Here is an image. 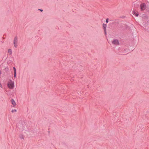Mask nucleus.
<instances>
[{"label":"nucleus","mask_w":149,"mask_h":149,"mask_svg":"<svg viewBox=\"0 0 149 149\" xmlns=\"http://www.w3.org/2000/svg\"><path fill=\"white\" fill-rule=\"evenodd\" d=\"M7 86L10 89L13 88L14 86V82L11 80H10L7 84Z\"/></svg>","instance_id":"1"},{"label":"nucleus","mask_w":149,"mask_h":149,"mask_svg":"<svg viewBox=\"0 0 149 149\" xmlns=\"http://www.w3.org/2000/svg\"><path fill=\"white\" fill-rule=\"evenodd\" d=\"M17 42L18 38L16 36L14 38L13 41L14 46L15 48H17Z\"/></svg>","instance_id":"2"},{"label":"nucleus","mask_w":149,"mask_h":149,"mask_svg":"<svg viewBox=\"0 0 149 149\" xmlns=\"http://www.w3.org/2000/svg\"><path fill=\"white\" fill-rule=\"evenodd\" d=\"M140 9L141 11L144 10L146 8V5L144 3H143L140 5Z\"/></svg>","instance_id":"3"},{"label":"nucleus","mask_w":149,"mask_h":149,"mask_svg":"<svg viewBox=\"0 0 149 149\" xmlns=\"http://www.w3.org/2000/svg\"><path fill=\"white\" fill-rule=\"evenodd\" d=\"M17 127L20 129L21 130H23L24 129V126L21 123H19L17 125Z\"/></svg>","instance_id":"4"},{"label":"nucleus","mask_w":149,"mask_h":149,"mask_svg":"<svg viewBox=\"0 0 149 149\" xmlns=\"http://www.w3.org/2000/svg\"><path fill=\"white\" fill-rule=\"evenodd\" d=\"M112 43L116 45H119V42L118 40L117 39L113 40L112 41Z\"/></svg>","instance_id":"5"},{"label":"nucleus","mask_w":149,"mask_h":149,"mask_svg":"<svg viewBox=\"0 0 149 149\" xmlns=\"http://www.w3.org/2000/svg\"><path fill=\"white\" fill-rule=\"evenodd\" d=\"M13 70H14V78H15L16 77V68L15 67H13Z\"/></svg>","instance_id":"6"},{"label":"nucleus","mask_w":149,"mask_h":149,"mask_svg":"<svg viewBox=\"0 0 149 149\" xmlns=\"http://www.w3.org/2000/svg\"><path fill=\"white\" fill-rule=\"evenodd\" d=\"M133 14L135 15L137 17L139 15V13H136L135 10H134L132 11Z\"/></svg>","instance_id":"7"},{"label":"nucleus","mask_w":149,"mask_h":149,"mask_svg":"<svg viewBox=\"0 0 149 149\" xmlns=\"http://www.w3.org/2000/svg\"><path fill=\"white\" fill-rule=\"evenodd\" d=\"M11 102L13 105L15 106L16 105V103L13 99H12L11 100Z\"/></svg>","instance_id":"8"},{"label":"nucleus","mask_w":149,"mask_h":149,"mask_svg":"<svg viewBox=\"0 0 149 149\" xmlns=\"http://www.w3.org/2000/svg\"><path fill=\"white\" fill-rule=\"evenodd\" d=\"M103 27L104 30H105L106 29V28L107 27V25L105 24H103Z\"/></svg>","instance_id":"9"},{"label":"nucleus","mask_w":149,"mask_h":149,"mask_svg":"<svg viewBox=\"0 0 149 149\" xmlns=\"http://www.w3.org/2000/svg\"><path fill=\"white\" fill-rule=\"evenodd\" d=\"M9 69L8 68H6L4 70V71L6 72H7L8 71Z\"/></svg>","instance_id":"10"},{"label":"nucleus","mask_w":149,"mask_h":149,"mask_svg":"<svg viewBox=\"0 0 149 149\" xmlns=\"http://www.w3.org/2000/svg\"><path fill=\"white\" fill-rule=\"evenodd\" d=\"M111 24H113L116 25H117L118 24V22H112L111 23Z\"/></svg>","instance_id":"11"},{"label":"nucleus","mask_w":149,"mask_h":149,"mask_svg":"<svg viewBox=\"0 0 149 149\" xmlns=\"http://www.w3.org/2000/svg\"><path fill=\"white\" fill-rule=\"evenodd\" d=\"M8 52L10 54H11L12 53V51L11 49H8Z\"/></svg>","instance_id":"12"},{"label":"nucleus","mask_w":149,"mask_h":149,"mask_svg":"<svg viewBox=\"0 0 149 149\" xmlns=\"http://www.w3.org/2000/svg\"><path fill=\"white\" fill-rule=\"evenodd\" d=\"M17 111V110L16 109H14L12 110L11 111L13 113L14 112H16Z\"/></svg>","instance_id":"13"},{"label":"nucleus","mask_w":149,"mask_h":149,"mask_svg":"<svg viewBox=\"0 0 149 149\" xmlns=\"http://www.w3.org/2000/svg\"><path fill=\"white\" fill-rule=\"evenodd\" d=\"M19 137L21 139H24L23 136L22 135H21L19 136Z\"/></svg>","instance_id":"14"},{"label":"nucleus","mask_w":149,"mask_h":149,"mask_svg":"<svg viewBox=\"0 0 149 149\" xmlns=\"http://www.w3.org/2000/svg\"><path fill=\"white\" fill-rule=\"evenodd\" d=\"M109 22V19L107 18L106 20V22L107 23H108Z\"/></svg>","instance_id":"15"},{"label":"nucleus","mask_w":149,"mask_h":149,"mask_svg":"<svg viewBox=\"0 0 149 149\" xmlns=\"http://www.w3.org/2000/svg\"><path fill=\"white\" fill-rule=\"evenodd\" d=\"M104 32L105 34L106 35L107 34V32H106V29L105 30H104Z\"/></svg>","instance_id":"16"},{"label":"nucleus","mask_w":149,"mask_h":149,"mask_svg":"<svg viewBox=\"0 0 149 149\" xmlns=\"http://www.w3.org/2000/svg\"><path fill=\"white\" fill-rule=\"evenodd\" d=\"M38 10H40L41 12H42L43 11V10L42 9H39Z\"/></svg>","instance_id":"17"},{"label":"nucleus","mask_w":149,"mask_h":149,"mask_svg":"<svg viewBox=\"0 0 149 149\" xmlns=\"http://www.w3.org/2000/svg\"><path fill=\"white\" fill-rule=\"evenodd\" d=\"M135 6H136V7H137L139 6V5L136 4L135 5Z\"/></svg>","instance_id":"18"},{"label":"nucleus","mask_w":149,"mask_h":149,"mask_svg":"<svg viewBox=\"0 0 149 149\" xmlns=\"http://www.w3.org/2000/svg\"><path fill=\"white\" fill-rule=\"evenodd\" d=\"M71 80V81H73V79H72Z\"/></svg>","instance_id":"19"},{"label":"nucleus","mask_w":149,"mask_h":149,"mask_svg":"<svg viewBox=\"0 0 149 149\" xmlns=\"http://www.w3.org/2000/svg\"><path fill=\"white\" fill-rule=\"evenodd\" d=\"M1 74V72L0 71V75Z\"/></svg>","instance_id":"20"},{"label":"nucleus","mask_w":149,"mask_h":149,"mask_svg":"<svg viewBox=\"0 0 149 149\" xmlns=\"http://www.w3.org/2000/svg\"><path fill=\"white\" fill-rule=\"evenodd\" d=\"M5 38H4V37H3V39H5Z\"/></svg>","instance_id":"21"}]
</instances>
